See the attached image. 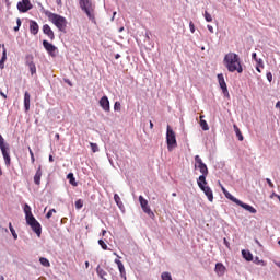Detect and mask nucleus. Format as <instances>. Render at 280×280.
<instances>
[{
	"mask_svg": "<svg viewBox=\"0 0 280 280\" xmlns=\"http://www.w3.org/2000/svg\"><path fill=\"white\" fill-rule=\"evenodd\" d=\"M202 117L205 116H200V127L202 128V130L207 131L209 130V124H207V120L202 119Z\"/></svg>",
	"mask_w": 280,
	"mask_h": 280,
	"instance_id": "nucleus-29",
	"label": "nucleus"
},
{
	"mask_svg": "<svg viewBox=\"0 0 280 280\" xmlns=\"http://www.w3.org/2000/svg\"><path fill=\"white\" fill-rule=\"evenodd\" d=\"M256 71L258 73H261V69H264V60L262 59H256Z\"/></svg>",
	"mask_w": 280,
	"mask_h": 280,
	"instance_id": "nucleus-28",
	"label": "nucleus"
},
{
	"mask_svg": "<svg viewBox=\"0 0 280 280\" xmlns=\"http://www.w3.org/2000/svg\"><path fill=\"white\" fill-rule=\"evenodd\" d=\"M238 207H242V209H245V211H248L249 213H257V209H255L253 206L244 203L242 200L238 201Z\"/></svg>",
	"mask_w": 280,
	"mask_h": 280,
	"instance_id": "nucleus-18",
	"label": "nucleus"
},
{
	"mask_svg": "<svg viewBox=\"0 0 280 280\" xmlns=\"http://www.w3.org/2000/svg\"><path fill=\"white\" fill-rule=\"evenodd\" d=\"M152 128H154V122H152V120H150V129L152 130Z\"/></svg>",
	"mask_w": 280,
	"mask_h": 280,
	"instance_id": "nucleus-55",
	"label": "nucleus"
},
{
	"mask_svg": "<svg viewBox=\"0 0 280 280\" xmlns=\"http://www.w3.org/2000/svg\"><path fill=\"white\" fill-rule=\"evenodd\" d=\"M119 33L124 32V26L118 30Z\"/></svg>",
	"mask_w": 280,
	"mask_h": 280,
	"instance_id": "nucleus-58",
	"label": "nucleus"
},
{
	"mask_svg": "<svg viewBox=\"0 0 280 280\" xmlns=\"http://www.w3.org/2000/svg\"><path fill=\"white\" fill-rule=\"evenodd\" d=\"M96 273L98 275L100 279L107 280L106 275H108L102 267L97 266Z\"/></svg>",
	"mask_w": 280,
	"mask_h": 280,
	"instance_id": "nucleus-24",
	"label": "nucleus"
},
{
	"mask_svg": "<svg viewBox=\"0 0 280 280\" xmlns=\"http://www.w3.org/2000/svg\"><path fill=\"white\" fill-rule=\"evenodd\" d=\"M255 242L256 244H258V246H261V243H259V241L256 240Z\"/></svg>",
	"mask_w": 280,
	"mask_h": 280,
	"instance_id": "nucleus-60",
	"label": "nucleus"
},
{
	"mask_svg": "<svg viewBox=\"0 0 280 280\" xmlns=\"http://www.w3.org/2000/svg\"><path fill=\"white\" fill-rule=\"evenodd\" d=\"M207 27H208V30H209V33H210V34H213V26H211V25L208 24Z\"/></svg>",
	"mask_w": 280,
	"mask_h": 280,
	"instance_id": "nucleus-48",
	"label": "nucleus"
},
{
	"mask_svg": "<svg viewBox=\"0 0 280 280\" xmlns=\"http://www.w3.org/2000/svg\"><path fill=\"white\" fill-rule=\"evenodd\" d=\"M43 177V170L40 168V166H38L35 176H34V183L35 185H40V178Z\"/></svg>",
	"mask_w": 280,
	"mask_h": 280,
	"instance_id": "nucleus-21",
	"label": "nucleus"
},
{
	"mask_svg": "<svg viewBox=\"0 0 280 280\" xmlns=\"http://www.w3.org/2000/svg\"><path fill=\"white\" fill-rule=\"evenodd\" d=\"M224 67L230 73H244V68L242 67V59L240 55L235 52H229L224 56L223 59Z\"/></svg>",
	"mask_w": 280,
	"mask_h": 280,
	"instance_id": "nucleus-1",
	"label": "nucleus"
},
{
	"mask_svg": "<svg viewBox=\"0 0 280 280\" xmlns=\"http://www.w3.org/2000/svg\"><path fill=\"white\" fill-rule=\"evenodd\" d=\"M242 255L246 259V261H253V254L250 252L243 249Z\"/></svg>",
	"mask_w": 280,
	"mask_h": 280,
	"instance_id": "nucleus-27",
	"label": "nucleus"
},
{
	"mask_svg": "<svg viewBox=\"0 0 280 280\" xmlns=\"http://www.w3.org/2000/svg\"><path fill=\"white\" fill-rule=\"evenodd\" d=\"M266 183L269 185V187H271V189L275 187V184L272 183V180L270 178H267Z\"/></svg>",
	"mask_w": 280,
	"mask_h": 280,
	"instance_id": "nucleus-44",
	"label": "nucleus"
},
{
	"mask_svg": "<svg viewBox=\"0 0 280 280\" xmlns=\"http://www.w3.org/2000/svg\"><path fill=\"white\" fill-rule=\"evenodd\" d=\"M139 202L142 211H144L149 218H154V212L150 209L148 205V199L143 198V196H139Z\"/></svg>",
	"mask_w": 280,
	"mask_h": 280,
	"instance_id": "nucleus-9",
	"label": "nucleus"
},
{
	"mask_svg": "<svg viewBox=\"0 0 280 280\" xmlns=\"http://www.w3.org/2000/svg\"><path fill=\"white\" fill-rule=\"evenodd\" d=\"M38 30H39L38 23H36V21H34V20H31L30 21L31 34H33V36H36V34H38Z\"/></svg>",
	"mask_w": 280,
	"mask_h": 280,
	"instance_id": "nucleus-19",
	"label": "nucleus"
},
{
	"mask_svg": "<svg viewBox=\"0 0 280 280\" xmlns=\"http://www.w3.org/2000/svg\"><path fill=\"white\" fill-rule=\"evenodd\" d=\"M254 262H256L257 266H266V261L259 259V257H256V258L254 259Z\"/></svg>",
	"mask_w": 280,
	"mask_h": 280,
	"instance_id": "nucleus-38",
	"label": "nucleus"
},
{
	"mask_svg": "<svg viewBox=\"0 0 280 280\" xmlns=\"http://www.w3.org/2000/svg\"><path fill=\"white\" fill-rule=\"evenodd\" d=\"M114 200H115L117 207H119V209H121V207H124V202H121V198L119 197L118 194L114 195Z\"/></svg>",
	"mask_w": 280,
	"mask_h": 280,
	"instance_id": "nucleus-31",
	"label": "nucleus"
},
{
	"mask_svg": "<svg viewBox=\"0 0 280 280\" xmlns=\"http://www.w3.org/2000/svg\"><path fill=\"white\" fill-rule=\"evenodd\" d=\"M119 58H121V55L116 54V55H115V59H116V60H119Z\"/></svg>",
	"mask_w": 280,
	"mask_h": 280,
	"instance_id": "nucleus-54",
	"label": "nucleus"
},
{
	"mask_svg": "<svg viewBox=\"0 0 280 280\" xmlns=\"http://www.w3.org/2000/svg\"><path fill=\"white\" fill-rule=\"evenodd\" d=\"M79 5L82 12H85L88 19L95 23V3H93V0H79Z\"/></svg>",
	"mask_w": 280,
	"mask_h": 280,
	"instance_id": "nucleus-3",
	"label": "nucleus"
},
{
	"mask_svg": "<svg viewBox=\"0 0 280 280\" xmlns=\"http://www.w3.org/2000/svg\"><path fill=\"white\" fill-rule=\"evenodd\" d=\"M48 21L52 23L59 32H66L67 30V19L62 15L56 13H48Z\"/></svg>",
	"mask_w": 280,
	"mask_h": 280,
	"instance_id": "nucleus-5",
	"label": "nucleus"
},
{
	"mask_svg": "<svg viewBox=\"0 0 280 280\" xmlns=\"http://www.w3.org/2000/svg\"><path fill=\"white\" fill-rule=\"evenodd\" d=\"M276 108H278V110H280V101H278V102L276 103Z\"/></svg>",
	"mask_w": 280,
	"mask_h": 280,
	"instance_id": "nucleus-51",
	"label": "nucleus"
},
{
	"mask_svg": "<svg viewBox=\"0 0 280 280\" xmlns=\"http://www.w3.org/2000/svg\"><path fill=\"white\" fill-rule=\"evenodd\" d=\"M3 67H4V63L0 62V69H3Z\"/></svg>",
	"mask_w": 280,
	"mask_h": 280,
	"instance_id": "nucleus-59",
	"label": "nucleus"
},
{
	"mask_svg": "<svg viewBox=\"0 0 280 280\" xmlns=\"http://www.w3.org/2000/svg\"><path fill=\"white\" fill-rule=\"evenodd\" d=\"M9 230L11 231L13 238L19 240V234H16V230H14V226H12V223H9Z\"/></svg>",
	"mask_w": 280,
	"mask_h": 280,
	"instance_id": "nucleus-33",
	"label": "nucleus"
},
{
	"mask_svg": "<svg viewBox=\"0 0 280 280\" xmlns=\"http://www.w3.org/2000/svg\"><path fill=\"white\" fill-rule=\"evenodd\" d=\"M117 15V12H114L113 13V18H112V21H115V16Z\"/></svg>",
	"mask_w": 280,
	"mask_h": 280,
	"instance_id": "nucleus-56",
	"label": "nucleus"
},
{
	"mask_svg": "<svg viewBox=\"0 0 280 280\" xmlns=\"http://www.w3.org/2000/svg\"><path fill=\"white\" fill-rule=\"evenodd\" d=\"M43 47L46 49L49 56H56L57 48L54 46V44L49 43L48 40H43Z\"/></svg>",
	"mask_w": 280,
	"mask_h": 280,
	"instance_id": "nucleus-13",
	"label": "nucleus"
},
{
	"mask_svg": "<svg viewBox=\"0 0 280 280\" xmlns=\"http://www.w3.org/2000/svg\"><path fill=\"white\" fill-rule=\"evenodd\" d=\"M2 47L3 52H2V58L0 59L1 65H5V61L8 60V50L5 49V44L0 45Z\"/></svg>",
	"mask_w": 280,
	"mask_h": 280,
	"instance_id": "nucleus-23",
	"label": "nucleus"
},
{
	"mask_svg": "<svg viewBox=\"0 0 280 280\" xmlns=\"http://www.w3.org/2000/svg\"><path fill=\"white\" fill-rule=\"evenodd\" d=\"M104 235H106V230L102 231V236L104 237Z\"/></svg>",
	"mask_w": 280,
	"mask_h": 280,
	"instance_id": "nucleus-57",
	"label": "nucleus"
},
{
	"mask_svg": "<svg viewBox=\"0 0 280 280\" xmlns=\"http://www.w3.org/2000/svg\"><path fill=\"white\" fill-rule=\"evenodd\" d=\"M49 163H54V155H49Z\"/></svg>",
	"mask_w": 280,
	"mask_h": 280,
	"instance_id": "nucleus-53",
	"label": "nucleus"
},
{
	"mask_svg": "<svg viewBox=\"0 0 280 280\" xmlns=\"http://www.w3.org/2000/svg\"><path fill=\"white\" fill-rule=\"evenodd\" d=\"M39 262L42 264V266H44L45 268H49V266H51V262H49V259L45 258V257H40L39 258Z\"/></svg>",
	"mask_w": 280,
	"mask_h": 280,
	"instance_id": "nucleus-30",
	"label": "nucleus"
},
{
	"mask_svg": "<svg viewBox=\"0 0 280 280\" xmlns=\"http://www.w3.org/2000/svg\"><path fill=\"white\" fill-rule=\"evenodd\" d=\"M267 80L268 82H272V72L267 73Z\"/></svg>",
	"mask_w": 280,
	"mask_h": 280,
	"instance_id": "nucleus-45",
	"label": "nucleus"
},
{
	"mask_svg": "<svg viewBox=\"0 0 280 280\" xmlns=\"http://www.w3.org/2000/svg\"><path fill=\"white\" fill-rule=\"evenodd\" d=\"M55 138L57 139V141H60V133H56Z\"/></svg>",
	"mask_w": 280,
	"mask_h": 280,
	"instance_id": "nucleus-52",
	"label": "nucleus"
},
{
	"mask_svg": "<svg viewBox=\"0 0 280 280\" xmlns=\"http://www.w3.org/2000/svg\"><path fill=\"white\" fill-rule=\"evenodd\" d=\"M214 272H215V275H218V277H224V275L226 272V267L222 262H217Z\"/></svg>",
	"mask_w": 280,
	"mask_h": 280,
	"instance_id": "nucleus-14",
	"label": "nucleus"
},
{
	"mask_svg": "<svg viewBox=\"0 0 280 280\" xmlns=\"http://www.w3.org/2000/svg\"><path fill=\"white\" fill-rule=\"evenodd\" d=\"M54 213H56V209H50L46 214L47 220H49Z\"/></svg>",
	"mask_w": 280,
	"mask_h": 280,
	"instance_id": "nucleus-40",
	"label": "nucleus"
},
{
	"mask_svg": "<svg viewBox=\"0 0 280 280\" xmlns=\"http://www.w3.org/2000/svg\"><path fill=\"white\" fill-rule=\"evenodd\" d=\"M67 178H68L70 185H72V187H78V182H75V177L73 176V173H69L67 175Z\"/></svg>",
	"mask_w": 280,
	"mask_h": 280,
	"instance_id": "nucleus-26",
	"label": "nucleus"
},
{
	"mask_svg": "<svg viewBox=\"0 0 280 280\" xmlns=\"http://www.w3.org/2000/svg\"><path fill=\"white\" fill-rule=\"evenodd\" d=\"M26 65L31 71V75L36 74V65L34 63L32 56L26 57Z\"/></svg>",
	"mask_w": 280,
	"mask_h": 280,
	"instance_id": "nucleus-15",
	"label": "nucleus"
},
{
	"mask_svg": "<svg viewBox=\"0 0 280 280\" xmlns=\"http://www.w3.org/2000/svg\"><path fill=\"white\" fill-rule=\"evenodd\" d=\"M85 268H89V261H85Z\"/></svg>",
	"mask_w": 280,
	"mask_h": 280,
	"instance_id": "nucleus-61",
	"label": "nucleus"
},
{
	"mask_svg": "<svg viewBox=\"0 0 280 280\" xmlns=\"http://www.w3.org/2000/svg\"><path fill=\"white\" fill-rule=\"evenodd\" d=\"M252 58H253V60H255V62H257V60H259V58H257V52H253Z\"/></svg>",
	"mask_w": 280,
	"mask_h": 280,
	"instance_id": "nucleus-46",
	"label": "nucleus"
},
{
	"mask_svg": "<svg viewBox=\"0 0 280 280\" xmlns=\"http://www.w3.org/2000/svg\"><path fill=\"white\" fill-rule=\"evenodd\" d=\"M166 144L168 152H172V150L178 147V142L176 141V132H174V129L170 127V125L166 127Z\"/></svg>",
	"mask_w": 280,
	"mask_h": 280,
	"instance_id": "nucleus-6",
	"label": "nucleus"
},
{
	"mask_svg": "<svg viewBox=\"0 0 280 280\" xmlns=\"http://www.w3.org/2000/svg\"><path fill=\"white\" fill-rule=\"evenodd\" d=\"M233 128L238 141H244V136L242 135L240 127H237V125H233Z\"/></svg>",
	"mask_w": 280,
	"mask_h": 280,
	"instance_id": "nucleus-25",
	"label": "nucleus"
},
{
	"mask_svg": "<svg viewBox=\"0 0 280 280\" xmlns=\"http://www.w3.org/2000/svg\"><path fill=\"white\" fill-rule=\"evenodd\" d=\"M198 187L203 191V194L207 196L209 202H212L213 200V190H211V187L205 186V182H197Z\"/></svg>",
	"mask_w": 280,
	"mask_h": 280,
	"instance_id": "nucleus-10",
	"label": "nucleus"
},
{
	"mask_svg": "<svg viewBox=\"0 0 280 280\" xmlns=\"http://www.w3.org/2000/svg\"><path fill=\"white\" fill-rule=\"evenodd\" d=\"M114 110H116L117 113L121 112V103L120 102H115Z\"/></svg>",
	"mask_w": 280,
	"mask_h": 280,
	"instance_id": "nucleus-37",
	"label": "nucleus"
},
{
	"mask_svg": "<svg viewBox=\"0 0 280 280\" xmlns=\"http://www.w3.org/2000/svg\"><path fill=\"white\" fill-rule=\"evenodd\" d=\"M195 167H197L200 172V176L197 179V182L203 183V185H207V176H209V168L207 167V164L202 162V159L200 155L195 156Z\"/></svg>",
	"mask_w": 280,
	"mask_h": 280,
	"instance_id": "nucleus-4",
	"label": "nucleus"
},
{
	"mask_svg": "<svg viewBox=\"0 0 280 280\" xmlns=\"http://www.w3.org/2000/svg\"><path fill=\"white\" fill-rule=\"evenodd\" d=\"M57 5H59V8H62V0H56Z\"/></svg>",
	"mask_w": 280,
	"mask_h": 280,
	"instance_id": "nucleus-50",
	"label": "nucleus"
},
{
	"mask_svg": "<svg viewBox=\"0 0 280 280\" xmlns=\"http://www.w3.org/2000/svg\"><path fill=\"white\" fill-rule=\"evenodd\" d=\"M3 175V171H1V167H0V176H2Z\"/></svg>",
	"mask_w": 280,
	"mask_h": 280,
	"instance_id": "nucleus-62",
	"label": "nucleus"
},
{
	"mask_svg": "<svg viewBox=\"0 0 280 280\" xmlns=\"http://www.w3.org/2000/svg\"><path fill=\"white\" fill-rule=\"evenodd\" d=\"M91 150L92 152H100V147L97 145V143H90Z\"/></svg>",
	"mask_w": 280,
	"mask_h": 280,
	"instance_id": "nucleus-36",
	"label": "nucleus"
},
{
	"mask_svg": "<svg viewBox=\"0 0 280 280\" xmlns=\"http://www.w3.org/2000/svg\"><path fill=\"white\" fill-rule=\"evenodd\" d=\"M0 150L2 152L5 165H10L11 163L10 145L5 143V139H3V136H1V133H0Z\"/></svg>",
	"mask_w": 280,
	"mask_h": 280,
	"instance_id": "nucleus-7",
	"label": "nucleus"
},
{
	"mask_svg": "<svg viewBox=\"0 0 280 280\" xmlns=\"http://www.w3.org/2000/svg\"><path fill=\"white\" fill-rule=\"evenodd\" d=\"M115 264L118 267L120 277H122V279H126V268L124 267V262H121V260H119V259H115Z\"/></svg>",
	"mask_w": 280,
	"mask_h": 280,
	"instance_id": "nucleus-20",
	"label": "nucleus"
},
{
	"mask_svg": "<svg viewBox=\"0 0 280 280\" xmlns=\"http://www.w3.org/2000/svg\"><path fill=\"white\" fill-rule=\"evenodd\" d=\"M221 189H222L225 198H228V200H231L232 202H235V205H238L240 199H237L233 195H231V192H229V190H226V188H224V186H221Z\"/></svg>",
	"mask_w": 280,
	"mask_h": 280,
	"instance_id": "nucleus-17",
	"label": "nucleus"
},
{
	"mask_svg": "<svg viewBox=\"0 0 280 280\" xmlns=\"http://www.w3.org/2000/svg\"><path fill=\"white\" fill-rule=\"evenodd\" d=\"M101 108L105 110V113H110V101H108V96H103L98 102Z\"/></svg>",
	"mask_w": 280,
	"mask_h": 280,
	"instance_id": "nucleus-12",
	"label": "nucleus"
},
{
	"mask_svg": "<svg viewBox=\"0 0 280 280\" xmlns=\"http://www.w3.org/2000/svg\"><path fill=\"white\" fill-rule=\"evenodd\" d=\"M98 244L103 248V250H108V245L104 242V240H98Z\"/></svg>",
	"mask_w": 280,
	"mask_h": 280,
	"instance_id": "nucleus-39",
	"label": "nucleus"
},
{
	"mask_svg": "<svg viewBox=\"0 0 280 280\" xmlns=\"http://www.w3.org/2000/svg\"><path fill=\"white\" fill-rule=\"evenodd\" d=\"M43 33L48 36V38H50V40H54L56 38V36L54 35V31L51 30V26H49L48 24H45L43 26Z\"/></svg>",
	"mask_w": 280,
	"mask_h": 280,
	"instance_id": "nucleus-16",
	"label": "nucleus"
},
{
	"mask_svg": "<svg viewBox=\"0 0 280 280\" xmlns=\"http://www.w3.org/2000/svg\"><path fill=\"white\" fill-rule=\"evenodd\" d=\"M28 152H30V154H31V161H32V163H35V162H36V159L34 158V151H32V149L28 148Z\"/></svg>",
	"mask_w": 280,
	"mask_h": 280,
	"instance_id": "nucleus-41",
	"label": "nucleus"
},
{
	"mask_svg": "<svg viewBox=\"0 0 280 280\" xmlns=\"http://www.w3.org/2000/svg\"><path fill=\"white\" fill-rule=\"evenodd\" d=\"M16 26L14 27V32H19L20 27H21V19L18 18L16 20Z\"/></svg>",
	"mask_w": 280,
	"mask_h": 280,
	"instance_id": "nucleus-42",
	"label": "nucleus"
},
{
	"mask_svg": "<svg viewBox=\"0 0 280 280\" xmlns=\"http://www.w3.org/2000/svg\"><path fill=\"white\" fill-rule=\"evenodd\" d=\"M189 28L191 34H194L196 32V26L194 25V22H189Z\"/></svg>",
	"mask_w": 280,
	"mask_h": 280,
	"instance_id": "nucleus-43",
	"label": "nucleus"
},
{
	"mask_svg": "<svg viewBox=\"0 0 280 280\" xmlns=\"http://www.w3.org/2000/svg\"><path fill=\"white\" fill-rule=\"evenodd\" d=\"M203 16H205V20L207 21V23H211V21H213V18L207 11H205Z\"/></svg>",
	"mask_w": 280,
	"mask_h": 280,
	"instance_id": "nucleus-34",
	"label": "nucleus"
},
{
	"mask_svg": "<svg viewBox=\"0 0 280 280\" xmlns=\"http://www.w3.org/2000/svg\"><path fill=\"white\" fill-rule=\"evenodd\" d=\"M30 100H31L30 92H25L24 93V108H25V113L30 112Z\"/></svg>",
	"mask_w": 280,
	"mask_h": 280,
	"instance_id": "nucleus-22",
	"label": "nucleus"
},
{
	"mask_svg": "<svg viewBox=\"0 0 280 280\" xmlns=\"http://www.w3.org/2000/svg\"><path fill=\"white\" fill-rule=\"evenodd\" d=\"M84 207V201L79 199L75 201V209H82Z\"/></svg>",
	"mask_w": 280,
	"mask_h": 280,
	"instance_id": "nucleus-35",
	"label": "nucleus"
},
{
	"mask_svg": "<svg viewBox=\"0 0 280 280\" xmlns=\"http://www.w3.org/2000/svg\"><path fill=\"white\" fill-rule=\"evenodd\" d=\"M0 280H5V278L3 276L0 277Z\"/></svg>",
	"mask_w": 280,
	"mask_h": 280,
	"instance_id": "nucleus-63",
	"label": "nucleus"
},
{
	"mask_svg": "<svg viewBox=\"0 0 280 280\" xmlns=\"http://www.w3.org/2000/svg\"><path fill=\"white\" fill-rule=\"evenodd\" d=\"M33 8L34 5L30 0H22L18 3V10L22 13L30 12Z\"/></svg>",
	"mask_w": 280,
	"mask_h": 280,
	"instance_id": "nucleus-11",
	"label": "nucleus"
},
{
	"mask_svg": "<svg viewBox=\"0 0 280 280\" xmlns=\"http://www.w3.org/2000/svg\"><path fill=\"white\" fill-rule=\"evenodd\" d=\"M223 244H225L226 248H230L231 244L226 238H223Z\"/></svg>",
	"mask_w": 280,
	"mask_h": 280,
	"instance_id": "nucleus-47",
	"label": "nucleus"
},
{
	"mask_svg": "<svg viewBox=\"0 0 280 280\" xmlns=\"http://www.w3.org/2000/svg\"><path fill=\"white\" fill-rule=\"evenodd\" d=\"M172 196L175 198V196H176V192H173V194H172Z\"/></svg>",
	"mask_w": 280,
	"mask_h": 280,
	"instance_id": "nucleus-64",
	"label": "nucleus"
},
{
	"mask_svg": "<svg viewBox=\"0 0 280 280\" xmlns=\"http://www.w3.org/2000/svg\"><path fill=\"white\" fill-rule=\"evenodd\" d=\"M24 213H25V220L26 224L31 226L32 231L36 233L37 237H40L43 233V226H40V223L34 218V214H32V208L30 205H24Z\"/></svg>",
	"mask_w": 280,
	"mask_h": 280,
	"instance_id": "nucleus-2",
	"label": "nucleus"
},
{
	"mask_svg": "<svg viewBox=\"0 0 280 280\" xmlns=\"http://www.w3.org/2000/svg\"><path fill=\"white\" fill-rule=\"evenodd\" d=\"M0 95H1V97H3L4 100H8V95H5V93H3V91H0Z\"/></svg>",
	"mask_w": 280,
	"mask_h": 280,
	"instance_id": "nucleus-49",
	"label": "nucleus"
},
{
	"mask_svg": "<svg viewBox=\"0 0 280 280\" xmlns=\"http://www.w3.org/2000/svg\"><path fill=\"white\" fill-rule=\"evenodd\" d=\"M161 279L162 280H173L172 279V273H170L168 271H164L161 273Z\"/></svg>",
	"mask_w": 280,
	"mask_h": 280,
	"instance_id": "nucleus-32",
	"label": "nucleus"
},
{
	"mask_svg": "<svg viewBox=\"0 0 280 280\" xmlns=\"http://www.w3.org/2000/svg\"><path fill=\"white\" fill-rule=\"evenodd\" d=\"M217 78H218L219 86L222 90L224 97H228V100H230L231 94H229V88L226 86V81H224V74L220 73L218 74Z\"/></svg>",
	"mask_w": 280,
	"mask_h": 280,
	"instance_id": "nucleus-8",
	"label": "nucleus"
}]
</instances>
